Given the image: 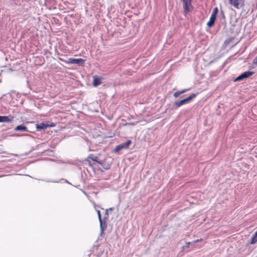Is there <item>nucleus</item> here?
Masks as SVG:
<instances>
[{"label":"nucleus","mask_w":257,"mask_h":257,"mask_svg":"<svg viewBox=\"0 0 257 257\" xmlns=\"http://www.w3.org/2000/svg\"><path fill=\"white\" fill-rule=\"evenodd\" d=\"M180 94H180V91H176V92H175V93H174V96L175 97L177 98V97H178L179 96V95H180Z\"/></svg>","instance_id":"dca6fc26"},{"label":"nucleus","mask_w":257,"mask_h":257,"mask_svg":"<svg viewBox=\"0 0 257 257\" xmlns=\"http://www.w3.org/2000/svg\"><path fill=\"white\" fill-rule=\"evenodd\" d=\"M183 2V8L185 15L189 12V7L191 5V0H182Z\"/></svg>","instance_id":"0eeeda50"},{"label":"nucleus","mask_w":257,"mask_h":257,"mask_svg":"<svg viewBox=\"0 0 257 257\" xmlns=\"http://www.w3.org/2000/svg\"><path fill=\"white\" fill-rule=\"evenodd\" d=\"M90 160H91L94 162H96L99 164H101L100 162L98 161V157L94 156L93 154H90L86 159V161L88 163L89 166H92Z\"/></svg>","instance_id":"423d86ee"},{"label":"nucleus","mask_w":257,"mask_h":257,"mask_svg":"<svg viewBox=\"0 0 257 257\" xmlns=\"http://www.w3.org/2000/svg\"><path fill=\"white\" fill-rule=\"evenodd\" d=\"M186 90H187L186 89H184V90H182L179 91L180 92V94H182V93L185 92L186 91Z\"/></svg>","instance_id":"4be33fe9"},{"label":"nucleus","mask_w":257,"mask_h":257,"mask_svg":"<svg viewBox=\"0 0 257 257\" xmlns=\"http://www.w3.org/2000/svg\"><path fill=\"white\" fill-rule=\"evenodd\" d=\"M113 210V207L109 208V209H106V213L107 214V211L108 210Z\"/></svg>","instance_id":"412c9836"},{"label":"nucleus","mask_w":257,"mask_h":257,"mask_svg":"<svg viewBox=\"0 0 257 257\" xmlns=\"http://www.w3.org/2000/svg\"><path fill=\"white\" fill-rule=\"evenodd\" d=\"M101 83V78L96 76L93 77V85L94 86H97Z\"/></svg>","instance_id":"1a4fd4ad"},{"label":"nucleus","mask_w":257,"mask_h":257,"mask_svg":"<svg viewBox=\"0 0 257 257\" xmlns=\"http://www.w3.org/2000/svg\"><path fill=\"white\" fill-rule=\"evenodd\" d=\"M48 125H49V127H54L56 124L54 122H51L50 124L48 123Z\"/></svg>","instance_id":"f3484780"},{"label":"nucleus","mask_w":257,"mask_h":257,"mask_svg":"<svg viewBox=\"0 0 257 257\" xmlns=\"http://www.w3.org/2000/svg\"><path fill=\"white\" fill-rule=\"evenodd\" d=\"M186 244H187V246L188 247L189 245L190 244V242H188L186 243Z\"/></svg>","instance_id":"5701e85b"},{"label":"nucleus","mask_w":257,"mask_h":257,"mask_svg":"<svg viewBox=\"0 0 257 257\" xmlns=\"http://www.w3.org/2000/svg\"><path fill=\"white\" fill-rule=\"evenodd\" d=\"M201 240H202V239H201H201H197V240H194V241H193V243H197V242H199V241H201Z\"/></svg>","instance_id":"6ab92c4d"},{"label":"nucleus","mask_w":257,"mask_h":257,"mask_svg":"<svg viewBox=\"0 0 257 257\" xmlns=\"http://www.w3.org/2000/svg\"><path fill=\"white\" fill-rule=\"evenodd\" d=\"M97 212L98 214L99 220L100 223H101L102 220H101V216L100 212L99 210H97Z\"/></svg>","instance_id":"2eb2a0df"},{"label":"nucleus","mask_w":257,"mask_h":257,"mask_svg":"<svg viewBox=\"0 0 257 257\" xmlns=\"http://www.w3.org/2000/svg\"><path fill=\"white\" fill-rule=\"evenodd\" d=\"M216 17H215V16L211 15V16L210 17L209 21L208 22V23L207 24V25L208 26V27H211L213 26V25L214 24V22L215 21Z\"/></svg>","instance_id":"9d476101"},{"label":"nucleus","mask_w":257,"mask_h":257,"mask_svg":"<svg viewBox=\"0 0 257 257\" xmlns=\"http://www.w3.org/2000/svg\"><path fill=\"white\" fill-rule=\"evenodd\" d=\"M218 13V8L217 7L215 8L211 15L216 17V15Z\"/></svg>","instance_id":"4468645a"},{"label":"nucleus","mask_w":257,"mask_h":257,"mask_svg":"<svg viewBox=\"0 0 257 257\" xmlns=\"http://www.w3.org/2000/svg\"><path fill=\"white\" fill-rule=\"evenodd\" d=\"M60 60L61 61L64 62L68 64H77L80 66H83L85 63V60L83 59L82 58L79 59H74L72 58H70L68 59L67 61L63 59L62 58H59Z\"/></svg>","instance_id":"f257e3e1"},{"label":"nucleus","mask_w":257,"mask_h":257,"mask_svg":"<svg viewBox=\"0 0 257 257\" xmlns=\"http://www.w3.org/2000/svg\"><path fill=\"white\" fill-rule=\"evenodd\" d=\"M131 144V141L127 140L125 143L117 146L115 149L114 150V152L116 153L120 151L123 149L127 148Z\"/></svg>","instance_id":"20e7f679"},{"label":"nucleus","mask_w":257,"mask_h":257,"mask_svg":"<svg viewBox=\"0 0 257 257\" xmlns=\"http://www.w3.org/2000/svg\"><path fill=\"white\" fill-rule=\"evenodd\" d=\"M257 242V231L255 232L254 234L252 236L251 240V244H254Z\"/></svg>","instance_id":"ddd939ff"},{"label":"nucleus","mask_w":257,"mask_h":257,"mask_svg":"<svg viewBox=\"0 0 257 257\" xmlns=\"http://www.w3.org/2000/svg\"><path fill=\"white\" fill-rule=\"evenodd\" d=\"M196 96V94L195 93H192L191 94L189 97H188L187 98H185V99H184L183 100H181L179 101H178V102H176L175 103V105L177 107H180V106L186 103H188L189 102H190L193 98L195 97Z\"/></svg>","instance_id":"7ed1b4c3"},{"label":"nucleus","mask_w":257,"mask_h":257,"mask_svg":"<svg viewBox=\"0 0 257 257\" xmlns=\"http://www.w3.org/2000/svg\"><path fill=\"white\" fill-rule=\"evenodd\" d=\"M229 4L236 9L243 8L245 6V0H228Z\"/></svg>","instance_id":"f03ea898"},{"label":"nucleus","mask_w":257,"mask_h":257,"mask_svg":"<svg viewBox=\"0 0 257 257\" xmlns=\"http://www.w3.org/2000/svg\"><path fill=\"white\" fill-rule=\"evenodd\" d=\"M14 117L11 116H1L0 122H12Z\"/></svg>","instance_id":"6e6552de"},{"label":"nucleus","mask_w":257,"mask_h":257,"mask_svg":"<svg viewBox=\"0 0 257 257\" xmlns=\"http://www.w3.org/2000/svg\"><path fill=\"white\" fill-rule=\"evenodd\" d=\"M15 130L16 131H27V127L24 125H20L17 126Z\"/></svg>","instance_id":"f8f14e48"},{"label":"nucleus","mask_w":257,"mask_h":257,"mask_svg":"<svg viewBox=\"0 0 257 257\" xmlns=\"http://www.w3.org/2000/svg\"><path fill=\"white\" fill-rule=\"evenodd\" d=\"M110 166L109 165H107V166L105 167H104V168L106 170H107V169H109L110 168Z\"/></svg>","instance_id":"aec40b11"},{"label":"nucleus","mask_w":257,"mask_h":257,"mask_svg":"<svg viewBox=\"0 0 257 257\" xmlns=\"http://www.w3.org/2000/svg\"><path fill=\"white\" fill-rule=\"evenodd\" d=\"M253 63L254 64L257 65V56L254 59Z\"/></svg>","instance_id":"a211bd4d"},{"label":"nucleus","mask_w":257,"mask_h":257,"mask_svg":"<svg viewBox=\"0 0 257 257\" xmlns=\"http://www.w3.org/2000/svg\"><path fill=\"white\" fill-rule=\"evenodd\" d=\"M49 127V125H48V123H46L45 122H42L40 123L39 124H37L36 127L38 129L40 130H45L47 127Z\"/></svg>","instance_id":"9b49d317"},{"label":"nucleus","mask_w":257,"mask_h":257,"mask_svg":"<svg viewBox=\"0 0 257 257\" xmlns=\"http://www.w3.org/2000/svg\"><path fill=\"white\" fill-rule=\"evenodd\" d=\"M253 74V72L251 71H246L238 76L237 77H236L234 81H238L243 80V79L248 78L251 76Z\"/></svg>","instance_id":"39448f33"}]
</instances>
